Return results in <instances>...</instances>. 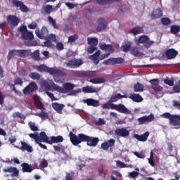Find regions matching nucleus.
<instances>
[{
  "label": "nucleus",
  "instance_id": "72a5a7b5",
  "mask_svg": "<svg viewBox=\"0 0 180 180\" xmlns=\"http://www.w3.org/2000/svg\"><path fill=\"white\" fill-rule=\"evenodd\" d=\"M22 39L23 40H33V39H34L33 32L27 30V32L22 33Z\"/></svg>",
  "mask_w": 180,
  "mask_h": 180
},
{
  "label": "nucleus",
  "instance_id": "37998d69",
  "mask_svg": "<svg viewBox=\"0 0 180 180\" xmlns=\"http://www.w3.org/2000/svg\"><path fill=\"white\" fill-rule=\"evenodd\" d=\"M88 44H90L91 46H94L96 47L98 46V39L97 38H89L87 39Z\"/></svg>",
  "mask_w": 180,
  "mask_h": 180
},
{
  "label": "nucleus",
  "instance_id": "9d476101",
  "mask_svg": "<svg viewBox=\"0 0 180 180\" xmlns=\"http://www.w3.org/2000/svg\"><path fill=\"white\" fill-rule=\"evenodd\" d=\"M77 75L82 78H94L98 77L97 71H79L77 72Z\"/></svg>",
  "mask_w": 180,
  "mask_h": 180
},
{
  "label": "nucleus",
  "instance_id": "de8ad7c7",
  "mask_svg": "<svg viewBox=\"0 0 180 180\" xmlns=\"http://www.w3.org/2000/svg\"><path fill=\"white\" fill-rule=\"evenodd\" d=\"M47 167H49V162H47L46 159H42L39 164L40 169H44V168H47Z\"/></svg>",
  "mask_w": 180,
  "mask_h": 180
},
{
  "label": "nucleus",
  "instance_id": "cd10ccee",
  "mask_svg": "<svg viewBox=\"0 0 180 180\" xmlns=\"http://www.w3.org/2000/svg\"><path fill=\"white\" fill-rule=\"evenodd\" d=\"M51 12H53V6L51 5H46L41 9V13L42 15H50Z\"/></svg>",
  "mask_w": 180,
  "mask_h": 180
},
{
  "label": "nucleus",
  "instance_id": "680f3d73",
  "mask_svg": "<svg viewBox=\"0 0 180 180\" xmlns=\"http://www.w3.org/2000/svg\"><path fill=\"white\" fill-rule=\"evenodd\" d=\"M115 64H122L124 61L122 58H112Z\"/></svg>",
  "mask_w": 180,
  "mask_h": 180
},
{
  "label": "nucleus",
  "instance_id": "a211bd4d",
  "mask_svg": "<svg viewBox=\"0 0 180 180\" xmlns=\"http://www.w3.org/2000/svg\"><path fill=\"white\" fill-rule=\"evenodd\" d=\"M99 91H101V89L93 86H86L82 88V92L84 94H98Z\"/></svg>",
  "mask_w": 180,
  "mask_h": 180
},
{
  "label": "nucleus",
  "instance_id": "5701e85b",
  "mask_svg": "<svg viewBox=\"0 0 180 180\" xmlns=\"http://www.w3.org/2000/svg\"><path fill=\"white\" fill-rule=\"evenodd\" d=\"M148 136H150V132L146 131L143 134H141V135L135 134L134 135V138L136 139V140H138V141L144 142L147 140V139H148Z\"/></svg>",
  "mask_w": 180,
  "mask_h": 180
},
{
  "label": "nucleus",
  "instance_id": "bf43d9fd",
  "mask_svg": "<svg viewBox=\"0 0 180 180\" xmlns=\"http://www.w3.org/2000/svg\"><path fill=\"white\" fill-rule=\"evenodd\" d=\"M173 91L175 94H179V92H180V79L177 82V85H175L174 86H173Z\"/></svg>",
  "mask_w": 180,
  "mask_h": 180
},
{
  "label": "nucleus",
  "instance_id": "7ed1b4c3",
  "mask_svg": "<svg viewBox=\"0 0 180 180\" xmlns=\"http://www.w3.org/2000/svg\"><path fill=\"white\" fill-rule=\"evenodd\" d=\"M163 119H169V124L172 126H180V115H171L169 112H165L161 115Z\"/></svg>",
  "mask_w": 180,
  "mask_h": 180
},
{
  "label": "nucleus",
  "instance_id": "0e129e2a",
  "mask_svg": "<svg viewBox=\"0 0 180 180\" xmlns=\"http://www.w3.org/2000/svg\"><path fill=\"white\" fill-rule=\"evenodd\" d=\"M13 117H19L20 119H26V117H25V115H23V114H22V112H15L13 115Z\"/></svg>",
  "mask_w": 180,
  "mask_h": 180
},
{
  "label": "nucleus",
  "instance_id": "052dcab7",
  "mask_svg": "<svg viewBox=\"0 0 180 180\" xmlns=\"http://www.w3.org/2000/svg\"><path fill=\"white\" fill-rule=\"evenodd\" d=\"M98 5H108L112 0H96Z\"/></svg>",
  "mask_w": 180,
  "mask_h": 180
},
{
  "label": "nucleus",
  "instance_id": "6e6552de",
  "mask_svg": "<svg viewBox=\"0 0 180 180\" xmlns=\"http://www.w3.org/2000/svg\"><path fill=\"white\" fill-rule=\"evenodd\" d=\"M35 34L41 40H47V37L49 36V30L47 27H46V26L42 27L41 30L39 28H37L35 30Z\"/></svg>",
  "mask_w": 180,
  "mask_h": 180
},
{
  "label": "nucleus",
  "instance_id": "f8f14e48",
  "mask_svg": "<svg viewBox=\"0 0 180 180\" xmlns=\"http://www.w3.org/2000/svg\"><path fill=\"white\" fill-rule=\"evenodd\" d=\"M150 84H151L150 88L155 91V92H161L164 87L160 86V80L158 79H153L149 81Z\"/></svg>",
  "mask_w": 180,
  "mask_h": 180
},
{
  "label": "nucleus",
  "instance_id": "f03ea898",
  "mask_svg": "<svg viewBox=\"0 0 180 180\" xmlns=\"http://www.w3.org/2000/svg\"><path fill=\"white\" fill-rule=\"evenodd\" d=\"M51 88L53 91H56L59 94H68L70 91H72L75 88V85L71 82H67L63 84V87H61L53 82Z\"/></svg>",
  "mask_w": 180,
  "mask_h": 180
},
{
  "label": "nucleus",
  "instance_id": "58836bf2",
  "mask_svg": "<svg viewBox=\"0 0 180 180\" xmlns=\"http://www.w3.org/2000/svg\"><path fill=\"white\" fill-rule=\"evenodd\" d=\"M21 167H22V172H32V171H33L32 166L26 162L22 163Z\"/></svg>",
  "mask_w": 180,
  "mask_h": 180
},
{
  "label": "nucleus",
  "instance_id": "20e7f679",
  "mask_svg": "<svg viewBox=\"0 0 180 180\" xmlns=\"http://www.w3.org/2000/svg\"><path fill=\"white\" fill-rule=\"evenodd\" d=\"M135 43L137 46L145 44L146 49H150L153 46L154 41H151L147 35H141L139 39H135Z\"/></svg>",
  "mask_w": 180,
  "mask_h": 180
},
{
  "label": "nucleus",
  "instance_id": "774afa93",
  "mask_svg": "<svg viewBox=\"0 0 180 180\" xmlns=\"http://www.w3.org/2000/svg\"><path fill=\"white\" fill-rule=\"evenodd\" d=\"M56 47L58 51H61L64 49V44H63V42H58Z\"/></svg>",
  "mask_w": 180,
  "mask_h": 180
},
{
  "label": "nucleus",
  "instance_id": "6ab92c4d",
  "mask_svg": "<svg viewBox=\"0 0 180 180\" xmlns=\"http://www.w3.org/2000/svg\"><path fill=\"white\" fill-rule=\"evenodd\" d=\"M83 103L87 104V106H93V108H98L99 106V101L94 98H87L83 100Z\"/></svg>",
  "mask_w": 180,
  "mask_h": 180
},
{
  "label": "nucleus",
  "instance_id": "7c9ffc66",
  "mask_svg": "<svg viewBox=\"0 0 180 180\" xmlns=\"http://www.w3.org/2000/svg\"><path fill=\"white\" fill-rule=\"evenodd\" d=\"M129 33L134 34V36H137V34H141L142 33H144V29L143 27L139 26L131 30Z\"/></svg>",
  "mask_w": 180,
  "mask_h": 180
},
{
  "label": "nucleus",
  "instance_id": "e433bc0d",
  "mask_svg": "<svg viewBox=\"0 0 180 180\" xmlns=\"http://www.w3.org/2000/svg\"><path fill=\"white\" fill-rule=\"evenodd\" d=\"M91 84H105L106 81L102 77H94L89 80Z\"/></svg>",
  "mask_w": 180,
  "mask_h": 180
},
{
  "label": "nucleus",
  "instance_id": "ea45409f",
  "mask_svg": "<svg viewBox=\"0 0 180 180\" xmlns=\"http://www.w3.org/2000/svg\"><path fill=\"white\" fill-rule=\"evenodd\" d=\"M134 92H143L144 91V85L136 83L134 86Z\"/></svg>",
  "mask_w": 180,
  "mask_h": 180
},
{
  "label": "nucleus",
  "instance_id": "4468645a",
  "mask_svg": "<svg viewBox=\"0 0 180 180\" xmlns=\"http://www.w3.org/2000/svg\"><path fill=\"white\" fill-rule=\"evenodd\" d=\"M51 75H59L60 77H66L67 72L65 68L59 69L57 68H51Z\"/></svg>",
  "mask_w": 180,
  "mask_h": 180
},
{
  "label": "nucleus",
  "instance_id": "a18cd8bd",
  "mask_svg": "<svg viewBox=\"0 0 180 180\" xmlns=\"http://www.w3.org/2000/svg\"><path fill=\"white\" fill-rule=\"evenodd\" d=\"M37 116L41 118V120H46V119H49V113L44 111L40 112L39 113L37 114Z\"/></svg>",
  "mask_w": 180,
  "mask_h": 180
},
{
  "label": "nucleus",
  "instance_id": "13d9d810",
  "mask_svg": "<svg viewBox=\"0 0 180 180\" xmlns=\"http://www.w3.org/2000/svg\"><path fill=\"white\" fill-rule=\"evenodd\" d=\"M78 39V34H75L73 35H71L68 37V42L69 43H74V41H75V40H77Z\"/></svg>",
  "mask_w": 180,
  "mask_h": 180
},
{
  "label": "nucleus",
  "instance_id": "2f4dec72",
  "mask_svg": "<svg viewBox=\"0 0 180 180\" xmlns=\"http://www.w3.org/2000/svg\"><path fill=\"white\" fill-rule=\"evenodd\" d=\"M122 98H127L126 95H122L120 94H115L112 96L109 100L110 103H113L115 102H117L119 99H122Z\"/></svg>",
  "mask_w": 180,
  "mask_h": 180
},
{
  "label": "nucleus",
  "instance_id": "9b49d317",
  "mask_svg": "<svg viewBox=\"0 0 180 180\" xmlns=\"http://www.w3.org/2000/svg\"><path fill=\"white\" fill-rule=\"evenodd\" d=\"M155 119L154 117V115L150 114L149 115H144L143 117H141L138 118L137 122H139V124H144L146 123H150V122H153Z\"/></svg>",
  "mask_w": 180,
  "mask_h": 180
},
{
  "label": "nucleus",
  "instance_id": "69168bd1",
  "mask_svg": "<svg viewBox=\"0 0 180 180\" xmlns=\"http://www.w3.org/2000/svg\"><path fill=\"white\" fill-rule=\"evenodd\" d=\"M46 40H49L51 41H57V38L56 37V34H50L48 36V38H46Z\"/></svg>",
  "mask_w": 180,
  "mask_h": 180
},
{
  "label": "nucleus",
  "instance_id": "09e8293b",
  "mask_svg": "<svg viewBox=\"0 0 180 180\" xmlns=\"http://www.w3.org/2000/svg\"><path fill=\"white\" fill-rule=\"evenodd\" d=\"M28 126L32 131H39V127L36 126V123L30 122Z\"/></svg>",
  "mask_w": 180,
  "mask_h": 180
},
{
  "label": "nucleus",
  "instance_id": "f3484780",
  "mask_svg": "<svg viewBox=\"0 0 180 180\" xmlns=\"http://www.w3.org/2000/svg\"><path fill=\"white\" fill-rule=\"evenodd\" d=\"M13 4H14L16 8H20L21 12H29V8L22 1L18 0H13Z\"/></svg>",
  "mask_w": 180,
  "mask_h": 180
},
{
  "label": "nucleus",
  "instance_id": "393cba45",
  "mask_svg": "<svg viewBox=\"0 0 180 180\" xmlns=\"http://www.w3.org/2000/svg\"><path fill=\"white\" fill-rule=\"evenodd\" d=\"M166 56L168 60H172V58H175L178 56V51L174 49H168L166 51Z\"/></svg>",
  "mask_w": 180,
  "mask_h": 180
},
{
  "label": "nucleus",
  "instance_id": "2eb2a0df",
  "mask_svg": "<svg viewBox=\"0 0 180 180\" xmlns=\"http://www.w3.org/2000/svg\"><path fill=\"white\" fill-rule=\"evenodd\" d=\"M162 15H164V12L162 11V9L158 8L152 11V13L150 14V19L155 20V19H160V18H162Z\"/></svg>",
  "mask_w": 180,
  "mask_h": 180
},
{
  "label": "nucleus",
  "instance_id": "473e14b6",
  "mask_svg": "<svg viewBox=\"0 0 180 180\" xmlns=\"http://www.w3.org/2000/svg\"><path fill=\"white\" fill-rule=\"evenodd\" d=\"M32 99L37 108H39V109H43L44 108L43 103H41V101H40V98H39V96L37 95L33 96Z\"/></svg>",
  "mask_w": 180,
  "mask_h": 180
},
{
  "label": "nucleus",
  "instance_id": "f257e3e1",
  "mask_svg": "<svg viewBox=\"0 0 180 180\" xmlns=\"http://www.w3.org/2000/svg\"><path fill=\"white\" fill-rule=\"evenodd\" d=\"M70 142L73 146H79L81 143H86L89 147H96L99 143V138L89 136L85 134H78L77 136L72 131L69 133Z\"/></svg>",
  "mask_w": 180,
  "mask_h": 180
},
{
  "label": "nucleus",
  "instance_id": "49530a36",
  "mask_svg": "<svg viewBox=\"0 0 180 180\" xmlns=\"http://www.w3.org/2000/svg\"><path fill=\"white\" fill-rule=\"evenodd\" d=\"M31 56L35 60V61H40V52L37 50L31 54Z\"/></svg>",
  "mask_w": 180,
  "mask_h": 180
},
{
  "label": "nucleus",
  "instance_id": "a878e982",
  "mask_svg": "<svg viewBox=\"0 0 180 180\" xmlns=\"http://www.w3.org/2000/svg\"><path fill=\"white\" fill-rule=\"evenodd\" d=\"M3 171L4 172H9L10 174H12V176H18V175H19V170H18V168L16 167H9L4 169Z\"/></svg>",
  "mask_w": 180,
  "mask_h": 180
},
{
  "label": "nucleus",
  "instance_id": "b1692460",
  "mask_svg": "<svg viewBox=\"0 0 180 180\" xmlns=\"http://www.w3.org/2000/svg\"><path fill=\"white\" fill-rule=\"evenodd\" d=\"M34 69L37 70L39 72H49V74L51 72V68H49L45 65H35Z\"/></svg>",
  "mask_w": 180,
  "mask_h": 180
},
{
  "label": "nucleus",
  "instance_id": "412c9836",
  "mask_svg": "<svg viewBox=\"0 0 180 180\" xmlns=\"http://www.w3.org/2000/svg\"><path fill=\"white\" fill-rule=\"evenodd\" d=\"M98 26L96 27L97 32H102V30H105L106 29V20L103 18H100L97 20Z\"/></svg>",
  "mask_w": 180,
  "mask_h": 180
},
{
  "label": "nucleus",
  "instance_id": "1a4fd4ad",
  "mask_svg": "<svg viewBox=\"0 0 180 180\" xmlns=\"http://www.w3.org/2000/svg\"><path fill=\"white\" fill-rule=\"evenodd\" d=\"M82 64H84V60L81 58H73L66 63V65L69 68H79Z\"/></svg>",
  "mask_w": 180,
  "mask_h": 180
},
{
  "label": "nucleus",
  "instance_id": "5fc2aeb1",
  "mask_svg": "<svg viewBox=\"0 0 180 180\" xmlns=\"http://www.w3.org/2000/svg\"><path fill=\"white\" fill-rule=\"evenodd\" d=\"M103 65H115L113 58H110L109 59L105 60L103 62Z\"/></svg>",
  "mask_w": 180,
  "mask_h": 180
},
{
  "label": "nucleus",
  "instance_id": "8fccbe9b",
  "mask_svg": "<svg viewBox=\"0 0 180 180\" xmlns=\"http://www.w3.org/2000/svg\"><path fill=\"white\" fill-rule=\"evenodd\" d=\"M48 20L54 29H58V25L56 22V20L53 19L51 16L48 17Z\"/></svg>",
  "mask_w": 180,
  "mask_h": 180
},
{
  "label": "nucleus",
  "instance_id": "79ce46f5",
  "mask_svg": "<svg viewBox=\"0 0 180 180\" xmlns=\"http://www.w3.org/2000/svg\"><path fill=\"white\" fill-rule=\"evenodd\" d=\"M103 109H112V110H114L115 109V103L108 102L107 103L102 105Z\"/></svg>",
  "mask_w": 180,
  "mask_h": 180
},
{
  "label": "nucleus",
  "instance_id": "603ef678",
  "mask_svg": "<svg viewBox=\"0 0 180 180\" xmlns=\"http://www.w3.org/2000/svg\"><path fill=\"white\" fill-rule=\"evenodd\" d=\"M161 22L164 26H168V25H171V19H169L168 18H161Z\"/></svg>",
  "mask_w": 180,
  "mask_h": 180
},
{
  "label": "nucleus",
  "instance_id": "c9c22d12",
  "mask_svg": "<svg viewBox=\"0 0 180 180\" xmlns=\"http://www.w3.org/2000/svg\"><path fill=\"white\" fill-rule=\"evenodd\" d=\"M15 52L19 57H27L30 53L29 50L26 49H18Z\"/></svg>",
  "mask_w": 180,
  "mask_h": 180
},
{
  "label": "nucleus",
  "instance_id": "3c124183",
  "mask_svg": "<svg viewBox=\"0 0 180 180\" xmlns=\"http://www.w3.org/2000/svg\"><path fill=\"white\" fill-rule=\"evenodd\" d=\"M29 137H30V139H33L34 140H35L37 144H39V133L35 132L34 134H29Z\"/></svg>",
  "mask_w": 180,
  "mask_h": 180
},
{
  "label": "nucleus",
  "instance_id": "c85d7f7f",
  "mask_svg": "<svg viewBox=\"0 0 180 180\" xmlns=\"http://www.w3.org/2000/svg\"><path fill=\"white\" fill-rule=\"evenodd\" d=\"M129 99H131L133 102H136L137 103L143 102V97L140 94H131L129 96Z\"/></svg>",
  "mask_w": 180,
  "mask_h": 180
},
{
  "label": "nucleus",
  "instance_id": "e2e57ef3",
  "mask_svg": "<svg viewBox=\"0 0 180 180\" xmlns=\"http://www.w3.org/2000/svg\"><path fill=\"white\" fill-rule=\"evenodd\" d=\"M105 174V166L103 165H101L98 167V175L102 176Z\"/></svg>",
  "mask_w": 180,
  "mask_h": 180
},
{
  "label": "nucleus",
  "instance_id": "4be33fe9",
  "mask_svg": "<svg viewBox=\"0 0 180 180\" xmlns=\"http://www.w3.org/2000/svg\"><path fill=\"white\" fill-rule=\"evenodd\" d=\"M64 141V138L61 135H58L57 136H51V141H49V143L51 146L52 144H57L58 143H63Z\"/></svg>",
  "mask_w": 180,
  "mask_h": 180
},
{
  "label": "nucleus",
  "instance_id": "338daca9",
  "mask_svg": "<svg viewBox=\"0 0 180 180\" xmlns=\"http://www.w3.org/2000/svg\"><path fill=\"white\" fill-rule=\"evenodd\" d=\"M116 166L118 167V168H126V165L124 164V162L120 161V160H118L116 162Z\"/></svg>",
  "mask_w": 180,
  "mask_h": 180
},
{
  "label": "nucleus",
  "instance_id": "aec40b11",
  "mask_svg": "<svg viewBox=\"0 0 180 180\" xmlns=\"http://www.w3.org/2000/svg\"><path fill=\"white\" fill-rule=\"evenodd\" d=\"M114 110H117V112H119L120 113H129V109L122 103L115 104Z\"/></svg>",
  "mask_w": 180,
  "mask_h": 180
},
{
  "label": "nucleus",
  "instance_id": "4d7b16f0",
  "mask_svg": "<svg viewBox=\"0 0 180 180\" xmlns=\"http://www.w3.org/2000/svg\"><path fill=\"white\" fill-rule=\"evenodd\" d=\"M105 143H107V147H108V148H110V147L115 146V144H116V141L113 139H111L108 140V141H105Z\"/></svg>",
  "mask_w": 180,
  "mask_h": 180
},
{
  "label": "nucleus",
  "instance_id": "864d4df0",
  "mask_svg": "<svg viewBox=\"0 0 180 180\" xmlns=\"http://www.w3.org/2000/svg\"><path fill=\"white\" fill-rule=\"evenodd\" d=\"M14 56H17L16 49L11 50L8 52V55L7 56L8 60H12V58L14 57Z\"/></svg>",
  "mask_w": 180,
  "mask_h": 180
},
{
  "label": "nucleus",
  "instance_id": "39448f33",
  "mask_svg": "<svg viewBox=\"0 0 180 180\" xmlns=\"http://www.w3.org/2000/svg\"><path fill=\"white\" fill-rule=\"evenodd\" d=\"M100 49L101 50L108 51L107 53H103L100 56V60H105V58H108L110 56L111 53H115V49H113L112 44H101Z\"/></svg>",
  "mask_w": 180,
  "mask_h": 180
},
{
  "label": "nucleus",
  "instance_id": "c03bdc74",
  "mask_svg": "<svg viewBox=\"0 0 180 180\" xmlns=\"http://www.w3.org/2000/svg\"><path fill=\"white\" fill-rule=\"evenodd\" d=\"M172 34H178L180 32L179 26L172 25L170 29Z\"/></svg>",
  "mask_w": 180,
  "mask_h": 180
},
{
  "label": "nucleus",
  "instance_id": "a19ab883",
  "mask_svg": "<svg viewBox=\"0 0 180 180\" xmlns=\"http://www.w3.org/2000/svg\"><path fill=\"white\" fill-rule=\"evenodd\" d=\"M29 77L30 78H31V79H33L34 81H39V79L41 78V75L37 72H31L30 73Z\"/></svg>",
  "mask_w": 180,
  "mask_h": 180
},
{
  "label": "nucleus",
  "instance_id": "dca6fc26",
  "mask_svg": "<svg viewBox=\"0 0 180 180\" xmlns=\"http://www.w3.org/2000/svg\"><path fill=\"white\" fill-rule=\"evenodd\" d=\"M20 22V19L15 15H10L7 16V22L10 26H18Z\"/></svg>",
  "mask_w": 180,
  "mask_h": 180
},
{
  "label": "nucleus",
  "instance_id": "423d86ee",
  "mask_svg": "<svg viewBox=\"0 0 180 180\" xmlns=\"http://www.w3.org/2000/svg\"><path fill=\"white\" fill-rule=\"evenodd\" d=\"M39 89V86L34 82H31L27 86H26L23 90L22 94L25 96H27V95H32L34 92H36Z\"/></svg>",
  "mask_w": 180,
  "mask_h": 180
},
{
  "label": "nucleus",
  "instance_id": "0eeeda50",
  "mask_svg": "<svg viewBox=\"0 0 180 180\" xmlns=\"http://www.w3.org/2000/svg\"><path fill=\"white\" fill-rule=\"evenodd\" d=\"M49 138L47 136V134H46V132L41 131L39 136L38 146L44 150H47V146L41 143H46L47 144H49L50 140H49Z\"/></svg>",
  "mask_w": 180,
  "mask_h": 180
},
{
  "label": "nucleus",
  "instance_id": "6e6d98bb",
  "mask_svg": "<svg viewBox=\"0 0 180 180\" xmlns=\"http://www.w3.org/2000/svg\"><path fill=\"white\" fill-rule=\"evenodd\" d=\"M163 81L166 85H169V86H174V80L169 79V77H166Z\"/></svg>",
  "mask_w": 180,
  "mask_h": 180
},
{
  "label": "nucleus",
  "instance_id": "f704fd0d",
  "mask_svg": "<svg viewBox=\"0 0 180 180\" xmlns=\"http://www.w3.org/2000/svg\"><path fill=\"white\" fill-rule=\"evenodd\" d=\"M131 49V43L130 41L125 42L121 46V50L124 51V53H129Z\"/></svg>",
  "mask_w": 180,
  "mask_h": 180
},
{
  "label": "nucleus",
  "instance_id": "ddd939ff",
  "mask_svg": "<svg viewBox=\"0 0 180 180\" xmlns=\"http://www.w3.org/2000/svg\"><path fill=\"white\" fill-rule=\"evenodd\" d=\"M115 134L118 137H129L130 136V131L127 130L126 128H117L115 130Z\"/></svg>",
  "mask_w": 180,
  "mask_h": 180
},
{
  "label": "nucleus",
  "instance_id": "4c0bfd02",
  "mask_svg": "<svg viewBox=\"0 0 180 180\" xmlns=\"http://www.w3.org/2000/svg\"><path fill=\"white\" fill-rule=\"evenodd\" d=\"M130 53L135 57H140L141 56V52H140V49L138 47H132L130 50Z\"/></svg>",
  "mask_w": 180,
  "mask_h": 180
},
{
  "label": "nucleus",
  "instance_id": "c756f323",
  "mask_svg": "<svg viewBox=\"0 0 180 180\" xmlns=\"http://www.w3.org/2000/svg\"><path fill=\"white\" fill-rule=\"evenodd\" d=\"M52 108L56 110V112H57V113L61 115V113H63V110L64 109V104L53 103L52 104Z\"/></svg>",
  "mask_w": 180,
  "mask_h": 180
},
{
  "label": "nucleus",
  "instance_id": "bb28decb",
  "mask_svg": "<svg viewBox=\"0 0 180 180\" xmlns=\"http://www.w3.org/2000/svg\"><path fill=\"white\" fill-rule=\"evenodd\" d=\"M20 150H21V151H27V153H32L33 147H32L25 141H21V147L20 148Z\"/></svg>",
  "mask_w": 180,
  "mask_h": 180
}]
</instances>
